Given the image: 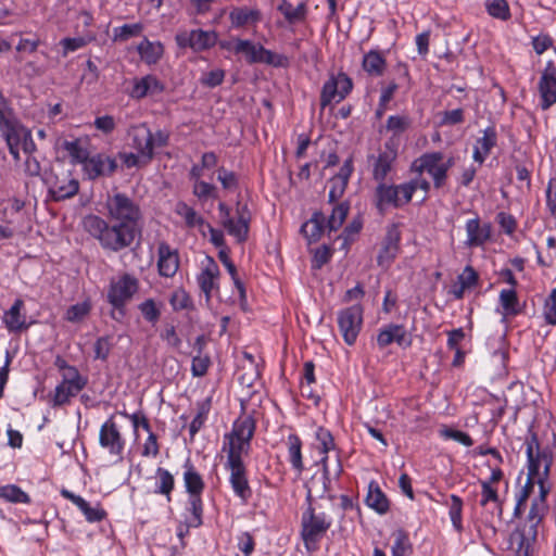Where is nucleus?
<instances>
[{"label":"nucleus","mask_w":556,"mask_h":556,"mask_svg":"<svg viewBox=\"0 0 556 556\" xmlns=\"http://www.w3.org/2000/svg\"><path fill=\"white\" fill-rule=\"evenodd\" d=\"M138 308L147 321L155 324L160 319L161 311L156 307L153 299H147L139 304Z\"/></svg>","instance_id":"51"},{"label":"nucleus","mask_w":556,"mask_h":556,"mask_svg":"<svg viewBox=\"0 0 556 556\" xmlns=\"http://www.w3.org/2000/svg\"><path fill=\"white\" fill-rule=\"evenodd\" d=\"M26 129L15 118L0 125V132L7 146H20Z\"/></svg>","instance_id":"30"},{"label":"nucleus","mask_w":556,"mask_h":556,"mask_svg":"<svg viewBox=\"0 0 556 556\" xmlns=\"http://www.w3.org/2000/svg\"><path fill=\"white\" fill-rule=\"evenodd\" d=\"M339 97V83L333 75L324 84L320 93V105L325 109L331 101Z\"/></svg>","instance_id":"44"},{"label":"nucleus","mask_w":556,"mask_h":556,"mask_svg":"<svg viewBox=\"0 0 556 556\" xmlns=\"http://www.w3.org/2000/svg\"><path fill=\"white\" fill-rule=\"evenodd\" d=\"M100 445L108 450L112 456L122 458L125 447V440L122 437L113 417H110L100 428L99 432Z\"/></svg>","instance_id":"11"},{"label":"nucleus","mask_w":556,"mask_h":556,"mask_svg":"<svg viewBox=\"0 0 556 556\" xmlns=\"http://www.w3.org/2000/svg\"><path fill=\"white\" fill-rule=\"evenodd\" d=\"M83 168L90 180H96L101 176H112L117 169V162L104 153H97L89 156Z\"/></svg>","instance_id":"14"},{"label":"nucleus","mask_w":556,"mask_h":556,"mask_svg":"<svg viewBox=\"0 0 556 556\" xmlns=\"http://www.w3.org/2000/svg\"><path fill=\"white\" fill-rule=\"evenodd\" d=\"M497 134L494 127H488L483 131V137L478 139L479 148L484 151V154H489L493 147L496 146Z\"/></svg>","instance_id":"54"},{"label":"nucleus","mask_w":556,"mask_h":556,"mask_svg":"<svg viewBox=\"0 0 556 556\" xmlns=\"http://www.w3.org/2000/svg\"><path fill=\"white\" fill-rule=\"evenodd\" d=\"M480 484H481V489H482L480 505L485 506L489 502L495 503L498 508V515L501 516L502 511H503V507H502V503L498 498L496 489H494L492 486V484H490V482L480 481Z\"/></svg>","instance_id":"47"},{"label":"nucleus","mask_w":556,"mask_h":556,"mask_svg":"<svg viewBox=\"0 0 556 556\" xmlns=\"http://www.w3.org/2000/svg\"><path fill=\"white\" fill-rule=\"evenodd\" d=\"M442 434L447 438L452 439L454 441H457L462 443L465 446H471L473 444V440L470 438V435L464 431L455 430L452 428H445L442 431Z\"/></svg>","instance_id":"60"},{"label":"nucleus","mask_w":556,"mask_h":556,"mask_svg":"<svg viewBox=\"0 0 556 556\" xmlns=\"http://www.w3.org/2000/svg\"><path fill=\"white\" fill-rule=\"evenodd\" d=\"M222 47L228 49L235 54L242 55L248 63H266L276 65L275 54L260 43H254L250 40L243 39H232L231 41L222 45Z\"/></svg>","instance_id":"7"},{"label":"nucleus","mask_w":556,"mask_h":556,"mask_svg":"<svg viewBox=\"0 0 556 556\" xmlns=\"http://www.w3.org/2000/svg\"><path fill=\"white\" fill-rule=\"evenodd\" d=\"M225 229L228 231L229 235L233 236L238 242L245 241L248 237V222L240 217L238 220L231 219H224Z\"/></svg>","instance_id":"38"},{"label":"nucleus","mask_w":556,"mask_h":556,"mask_svg":"<svg viewBox=\"0 0 556 556\" xmlns=\"http://www.w3.org/2000/svg\"><path fill=\"white\" fill-rule=\"evenodd\" d=\"M90 311V306L87 303H77L72 305L66 311V319L68 321L75 323L81 320L85 316L88 315Z\"/></svg>","instance_id":"57"},{"label":"nucleus","mask_w":556,"mask_h":556,"mask_svg":"<svg viewBox=\"0 0 556 556\" xmlns=\"http://www.w3.org/2000/svg\"><path fill=\"white\" fill-rule=\"evenodd\" d=\"M393 535L395 540L392 546V556H409L413 547L406 531L399 529Z\"/></svg>","instance_id":"39"},{"label":"nucleus","mask_w":556,"mask_h":556,"mask_svg":"<svg viewBox=\"0 0 556 556\" xmlns=\"http://www.w3.org/2000/svg\"><path fill=\"white\" fill-rule=\"evenodd\" d=\"M466 231H467V236H468L466 244L468 247L482 245V240H480V220L478 217L469 219L466 223Z\"/></svg>","instance_id":"52"},{"label":"nucleus","mask_w":556,"mask_h":556,"mask_svg":"<svg viewBox=\"0 0 556 556\" xmlns=\"http://www.w3.org/2000/svg\"><path fill=\"white\" fill-rule=\"evenodd\" d=\"M527 445V459H528V473H530V466L535 465L536 477H543V480H548L551 467L553 465V452L549 447L541 448L536 433L531 432V435L526 441Z\"/></svg>","instance_id":"6"},{"label":"nucleus","mask_w":556,"mask_h":556,"mask_svg":"<svg viewBox=\"0 0 556 556\" xmlns=\"http://www.w3.org/2000/svg\"><path fill=\"white\" fill-rule=\"evenodd\" d=\"M85 387L84 383L62 381L54 390L53 406L68 403L70 399L76 396Z\"/></svg>","instance_id":"31"},{"label":"nucleus","mask_w":556,"mask_h":556,"mask_svg":"<svg viewBox=\"0 0 556 556\" xmlns=\"http://www.w3.org/2000/svg\"><path fill=\"white\" fill-rule=\"evenodd\" d=\"M218 257H219L220 262L224 264V266L227 268L228 273L230 274V276L233 280L235 287L237 288V290L239 292L240 300L244 301L245 300V288H244L243 282L239 279V277L237 275V268H236L235 264L231 262V260L228 255V251L226 249H222L218 252Z\"/></svg>","instance_id":"36"},{"label":"nucleus","mask_w":556,"mask_h":556,"mask_svg":"<svg viewBox=\"0 0 556 556\" xmlns=\"http://www.w3.org/2000/svg\"><path fill=\"white\" fill-rule=\"evenodd\" d=\"M184 481L186 491L189 493V511L192 515L191 526L194 528L200 527L203 516V502L201 494L204 490V481L201 475L195 470L190 459H187L185 465Z\"/></svg>","instance_id":"4"},{"label":"nucleus","mask_w":556,"mask_h":556,"mask_svg":"<svg viewBox=\"0 0 556 556\" xmlns=\"http://www.w3.org/2000/svg\"><path fill=\"white\" fill-rule=\"evenodd\" d=\"M535 478H536L535 465L532 463L530 466V473H528L527 482L522 486V489L518 495L517 503H516V506L514 509V517L519 518L522 515V507L526 504L529 496L531 495V493L533 492V488L535 484Z\"/></svg>","instance_id":"32"},{"label":"nucleus","mask_w":556,"mask_h":556,"mask_svg":"<svg viewBox=\"0 0 556 556\" xmlns=\"http://www.w3.org/2000/svg\"><path fill=\"white\" fill-rule=\"evenodd\" d=\"M332 249L330 245L323 244L316 249L311 250L312 262L311 267L313 270H319L332 257Z\"/></svg>","instance_id":"40"},{"label":"nucleus","mask_w":556,"mask_h":556,"mask_svg":"<svg viewBox=\"0 0 556 556\" xmlns=\"http://www.w3.org/2000/svg\"><path fill=\"white\" fill-rule=\"evenodd\" d=\"M128 136L131 141V148L139 153L143 165L149 164L154 157V151H152V131L150 128L146 123L131 126L128 129Z\"/></svg>","instance_id":"9"},{"label":"nucleus","mask_w":556,"mask_h":556,"mask_svg":"<svg viewBox=\"0 0 556 556\" xmlns=\"http://www.w3.org/2000/svg\"><path fill=\"white\" fill-rule=\"evenodd\" d=\"M457 280L463 288L469 289L478 283L479 275L470 265H467L464 271L457 277Z\"/></svg>","instance_id":"59"},{"label":"nucleus","mask_w":556,"mask_h":556,"mask_svg":"<svg viewBox=\"0 0 556 556\" xmlns=\"http://www.w3.org/2000/svg\"><path fill=\"white\" fill-rule=\"evenodd\" d=\"M254 430V420L251 416H245L244 418L237 419L233 422L231 432L224 438L223 451L227 452L230 483L233 492L243 501H247L252 492L245 476L242 455L249 452Z\"/></svg>","instance_id":"2"},{"label":"nucleus","mask_w":556,"mask_h":556,"mask_svg":"<svg viewBox=\"0 0 556 556\" xmlns=\"http://www.w3.org/2000/svg\"><path fill=\"white\" fill-rule=\"evenodd\" d=\"M366 504L375 509L378 514L383 515L389 510V500L380 490L379 485L371 481L368 488Z\"/></svg>","instance_id":"28"},{"label":"nucleus","mask_w":556,"mask_h":556,"mask_svg":"<svg viewBox=\"0 0 556 556\" xmlns=\"http://www.w3.org/2000/svg\"><path fill=\"white\" fill-rule=\"evenodd\" d=\"M542 110L549 109L556 103V77L541 76L539 81Z\"/></svg>","instance_id":"29"},{"label":"nucleus","mask_w":556,"mask_h":556,"mask_svg":"<svg viewBox=\"0 0 556 556\" xmlns=\"http://www.w3.org/2000/svg\"><path fill=\"white\" fill-rule=\"evenodd\" d=\"M393 342L403 349L412 345V336L403 325L389 324L379 330L377 344L380 349H384Z\"/></svg>","instance_id":"15"},{"label":"nucleus","mask_w":556,"mask_h":556,"mask_svg":"<svg viewBox=\"0 0 556 556\" xmlns=\"http://www.w3.org/2000/svg\"><path fill=\"white\" fill-rule=\"evenodd\" d=\"M218 276V265L212 257H207L206 265L203 267L202 271L197 277L198 285L201 291L205 294L207 302L211 299V293L215 287V282Z\"/></svg>","instance_id":"22"},{"label":"nucleus","mask_w":556,"mask_h":556,"mask_svg":"<svg viewBox=\"0 0 556 556\" xmlns=\"http://www.w3.org/2000/svg\"><path fill=\"white\" fill-rule=\"evenodd\" d=\"M288 453H289V462L291 463L292 467L301 472L303 470V462H302V442L300 438L295 434L290 433L288 435Z\"/></svg>","instance_id":"34"},{"label":"nucleus","mask_w":556,"mask_h":556,"mask_svg":"<svg viewBox=\"0 0 556 556\" xmlns=\"http://www.w3.org/2000/svg\"><path fill=\"white\" fill-rule=\"evenodd\" d=\"M0 497L12 503H29L30 498L20 486L9 484L0 486Z\"/></svg>","instance_id":"41"},{"label":"nucleus","mask_w":556,"mask_h":556,"mask_svg":"<svg viewBox=\"0 0 556 556\" xmlns=\"http://www.w3.org/2000/svg\"><path fill=\"white\" fill-rule=\"evenodd\" d=\"M401 231L397 223L390 224L381 242V249L377 256L379 266L389 265L400 251Z\"/></svg>","instance_id":"13"},{"label":"nucleus","mask_w":556,"mask_h":556,"mask_svg":"<svg viewBox=\"0 0 556 556\" xmlns=\"http://www.w3.org/2000/svg\"><path fill=\"white\" fill-rule=\"evenodd\" d=\"M155 473L156 478L159 479V484L155 490V493L165 495L167 501L170 502V494L175 486L174 476L167 469H164L162 467H159Z\"/></svg>","instance_id":"35"},{"label":"nucleus","mask_w":556,"mask_h":556,"mask_svg":"<svg viewBox=\"0 0 556 556\" xmlns=\"http://www.w3.org/2000/svg\"><path fill=\"white\" fill-rule=\"evenodd\" d=\"M451 505H450V516L453 522L454 528L460 532L463 530L462 526V509H463V501L459 496L452 494L451 495Z\"/></svg>","instance_id":"49"},{"label":"nucleus","mask_w":556,"mask_h":556,"mask_svg":"<svg viewBox=\"0 0 556 556\" xmlns=\"http://www.w3.org/2000/svg\"><path fill=\"white\" fill-rule=\"evenodd\" d=\"M111 351V344L108 337L99 338L94 343V358L106 361Z\"/></svg>","instance_id":"62"},{"label":"nucleus","mask_w":556,"mask_h":556,"mask_svg":"<svg viewBox=\"0 0 556 556\" xmlns=\"http://www.w3.org/2000/svg\"><path fill=\"white\" fill-rule=\"evenodd\" d=\"M488 13L502 21H506L510 17L509 5L506 0H488L485 2Z\"/></svg>","instance_id":"43"},{"label":"nucleus","mask_w":556,"mask_h":556,"mask_svg":"<svg viewBox=\"0 0 556 556\" xmlns=\"http://www.w3.org/2000/svg\"><path fill=\"white\" fill-rule=\"evenodd\" d=\"M280 14L283 15V23L280 22V27L286 25V27L293 31L295 26L303 24L306 21V2H300L296 5H293L287 0H280Z\"/></svg>","instance_id":"19"},{"label":"nucleus","mask_w":556,"mask_h":556,"mask_svg":"<svg viewBox=\"0 0 556 556\" xmlns=\"http://www.w3.org/2000/svg\"><path fill=\"white\" fill-rule=\"evenodd\" d=\"M193 194L200 200L217 197L215 186L202 180L195 181L193 186Z\"/></svg>","instance_id":"58"},{"label":"nucleus","mask_w":556,"mask_h":556,"mask_svg":"<svg viewBox=\"0 0 556 556\" xmlns=\"http://www.w3.org/2000/svg\"><path fill=\"white\" fill-rule=\"evenodd\" d=\"M229 18L233 27L250 26L261 20V12L247 7L235 8L230 11Z\"/></svg>","instance_id":"26"},{"label":"nucleus","mask_w":556,"mask_h":556,"mask_svg":"<svg viewBox=\"0 0 556 556\" xmlns=\"http://www.w3.org/2000/svg\"><path fill=\"white\" fill-rule=\"evenodd\" d=\"M514 536H517V539H518V548L516 551V556H530V552H529L530 551L529 538L525 533V531L516 530L511 534V539Z\"/></svg>","instance_id":"64"},{"label":"nucleus","mask_w":556,"mask_h":556,"mask_svg":"<svg viewBox=\"0 0 556 556\" xmlns=\"http://www.w3.org/2000/svg\"><path fill=\"white\" fill-rule=\"evenodd\" d=\"M500 302L506 314L516 315L520 312L518 296L515 289L502 290L500 293Z\"/></svg>","instance_id":"42"},{"label":"nucleus","mask_w":556,"mask_h":556,"mask_svg":"<svg viewBox=\"0 0 556 556\" xmlns=\"http://www.w3.org/2000/svg\"><path fill=\"white\" fill-rule=\"evenodd\" d=\"M442 160H443L442 152L425 153L413 163L412 167L419 174L422 172L430 173L440 167L439 163Z\"/></svg>","instance_id":"33"},{"label":"nucleus","mask_w":556,"mask_h":556,"mask_svg":"<svg viewBox=\"0 0 556 556\" xmlns=\"http://www.w3.org/2000/svg\"><path fill=\"white\" fill-rule=\"evenodd\" d=\"M24 307V302L16 299L9 311L4 312L3 323L9 332H21L28 329L29 324L26 323V317L21 313Z\"/></svg>","instance_id":"21"},{"label":"nucleus","mask_w":556,"mask_h":556,"mask_svg":"<svg viewBox=\"0 0 556 556\" xmlns=\"http://www.w3.org/2000/svg\"><path fill=\"white\" fill-rule=\"evenodd\" d=\"M338 325L343 340L348 345H353L363 325V308L361 305H352L339 312Z\"/></svg>","instance_id":"8"},{"label":"nucleus","mask_w":556,"mask_h":556,"mask_svg":"<svg viewBox=\"0 0 556 556\" xmlns=\"http://www.w3.org/2000/svg\"><path fill=\"white\" fill-rule=\"evenodd\" d=\"M94 127L105 135L113 132L116 127L115 119L112 115L99 116L93 122Z\"/></svg>","instance_id":"61"},{"label":"nucleus","mask_w":556,"mask_h":556,"mask_svg":"<svg viewBox=\"0 0 556 556\" xmlns=\"http://www.w3.org/2000/svg\"><path fill=\"white\" fill-rule=\"evenodd\" d=\"M139 290V280L130 274H123L117 280L111 281L106 299L112 305L110 316L122 323L126 316V305Z\"/></svg>","instance_id":"3"},{"label":"nucleus","mask_w":556,"mask_h":556,"mask_svg":"<svg viewBox=\"0 0 556 556\" xmlns=\"http://www.w3.org/2000/svg\"><path fill=\"white\" fill-rule=\"evenodd\" d=\"M362 67L369 76L380 77L386 72L387 61L381 52L370 50L364 55Z\"/></svg>","instance_id":"25"},{"label":"nucleus","mask_w":556,"mask_h":556,"mask_svg":"<svg viewBox=\"0 0 556 556\" xmlns=\"http://www.w3.org/2000/svg\"><path fill=\"white\" fill-rule=\"evenodd\" d=\"M169 303L174 311L189 309L193 305L189 294L182 289L173 292Z\"/></svg>","instance_id":"50"},{"label":"nucleus","mask_w":556,"mask_h":556,"mask_svg":"<svg viewBox=\"0 0 556 556\" xmlns=\"http://www.w3.org/2000/svg\"><path fill=\"white\" fill-rule=\"evenodd\" d=\"M138 53L147 64H156L163 56L164 47L160 41L142 40L138 46Z\"/></svg>","instance_id":"27"},{"label":"nucleus","mask_w":556,"mask_h":556,"mask_svg":"<svg viewBox=\"0 0 556 556\" xmlns=\"http://www.w3.org/2000/svg\"><path fill=\"white\" fill-rule=\"evenodd\" d=\"M217 179L226 190H233L238 187V178L233 172L219 167L217 170Z\"/></svg>","instance_id":"56"},{"label":"nucleus","mask_w":556,"mask_h":556,"mask_svg":"<svg viewBox=\"0 0 556 556\" xmlns=\"http://www.w3.org/2000/svg\"><path fill=\"white\" fill-rule=\"evenodd\" d=\"M257 369L256 367H240V370L238 372V382L242 387L243 392L240 395L241 404H242V410H243V417L251 416L253 417L254 414H256L254 409V404L251 403V400L253 397H260L258 395L254 394V391L251 390L254 388V384L257 380Z\"/></svg>","instance_id":"10"},{"label":"nucleus","mask_w":556,"mask_h":556,"mask_svg":"<svg viewBox=\"0 0 556 556\" xmlns=\"http://www.w3.org/2000/svg\"><path fill=\"white\" fill-rule=\"evenodd\" d=\"M301 536L305 548L308 552H315L319 548V542L327 533L331 521L327 520L325 515H316L315 509L309 506L302 516Z\"/></svg>","instance_id":"5"},{"label":"nucleus","mask_w":556,"mask_h":556,"mask_svg":"<svg viewBox=\"0 0 556 556\" xmlns=\"http://www.w3.org/2000/svg\"><path fill=\"white\" fill-rule=\"evenodd\" d=\"M410 121L407 116L392 115L388 118L386 128L399 137L408 129Z\"/></svg>","instance_id":"48"},{"label":"nucleus","mask_w":556,"mask_h":556,"mask_svg":"<svg viewBox=\"0 0 556 556\" xmlns=\"http://www.w3.org/2000/svg\"><path fill=\"white\" fill-rule=\"evenodd\" d=\"M142 25L136 24H124L121 27L114 28V41H126L131 37L138 36L142 31Z\"/></svg>","instance_id":"46"},{"label":"nucleus","mask_w":556,"mask_h":556,"mask_svg":"<svg viewBox=\"0 0 556 556\" xmlns=\"http://www.w3.org/2000/svg\"><path fill=\"white\" fill-rule=\"evenodd\" d=\"M225 71L220 68L212 70L207 73H204L200 78V83L204 87L215 88L224 81Z\"/></svg>","instance_id":"53"},{"label":"nucleus","mask_w":556,"mask_h":556,"mask_svg":"<svg viewBox=\"0 0 556 556\" xmlns=\"http://www.w3.org/2000/svg\"><path fill=\"white\" fill-rule=\"evenodd\" d=\"M375 204L381 214L384 213L387 205L401 207L402 199L399 195V188L395 185H387L384 181L378 182L375 190Z\"/></svg>","instance_id":"20"},{"label":"nucleus","mask_w":556,"mask_h":556,"mask_svg":"<svg viewBox=\"0 0 556 556\" xmlns=\"http://www.w3.org/2000/svg\"><path fill=\"white\" fill-rule=\"evenodd\" d=\"M397 157H393L390 154L386 155L378 153L377 156L369 155L368 161H372V178L374 180L381 182L387 179L388 174L393 169V165Z\"/></svg>","instance_id":"24"},{"label":"nucleus","mask_w":556,"mask_h":556,"mask_svg":"<svg viewBox=\"0 0 556 556\" xmlns=\"http://www.w3.org/2000/svg\"><path fill=\"white\" fill-rule=\"evenodd\" d=\"M45 184L48 186L49 193L54 201H62L74 197L79 190L78 180L70 178L68 176L60 180L55 177V181L50 178H43Z\"/></svg>","instance_id":"18"},{"label":"nucleus","mask_w":556,"mask_h":556,"mask_svg":"<svg viewBox=\"0 0 556 556\" xmlns=\"http://www.w3.org/2000/svg\"><path fill=\"white\" fill-rule=\"evenodd\" d=\"M64 150L67 151L70 156L75 161L76 163L83 164V166L86 164V161L89 159V153L87 149L81 147L78 140L74 141H65L63 143Z\"/></svg>","instance_id":"45"},{"label":"nucleus","mask_w":556,"mask_h":556,"mask_svg":"<svg viewBox=\"0 0 556 556\" xmlns=\"http://www.w3.org/2000/svg\"><path fill=\"white\" fill-rule=\"evenodd\" d=\"M164 84L154 75H146L141 78L134 79V86L129 96L132 99H143L146 97H153L164 91Z\"/></svg>","instance_id":"17"},{"label":"nucleus","mask_w":556,"mask_h":556,"mask_svg":"<svg viewBox=\"0 0 556 556\" xmlns=\"http://www.w3.org/2000/svg\"><path fill=\"white\" fill-rule=\"evenodd\" d=\"M350 211L349 202H341L337 204L331 212V215L327 219V229L329 231L338 230L343 222L345 220Z\"/></svg>","instance_id":"37"},{"label":"nucleus","mask_w":556,"mask_h":556,"mask_svg":"<svg viewBox=\"0 0 556 556\" xmlns=\"http://www.w3.org/2000/svg\"><path fill=\"white\" fill-rule=\"evenodd\" d=\"M327 228V219L323 212L316 211L312 217L302 225L301 232L308 240V242L318 241L325 229Z\"/></svg>","instance_id":"23"},{"label":"nucleus","mask_w":556,"mask_h":556,"mask_svg":"<svg viewBox=\"0 0 556 556\" xmlns=\"http://www.w3.org/2000/svg\"><path fill=\"white\" fill-rule=\"evenodd\" d=\"M176 42L180 48H191L193 51H203L213 47L217 36L214 31L194 29L176 35Z\"/></svg>","instance_id":"12"},{"label":"nucleus","mask_w":556,"mask_h":556,"mask_svg":"<svg viewBox=\"0 0 556 556\" xmlns=\"http://www.w3.org/2000/svg\"><path fill=\"white\" fill-rule=\"evenodd\" d=\"M179 268L178 250L172 248L166 241L157 244V270L160 276L172 278Z\"/></svg>","instance_id":"16"},{"label":"nucleus","mask_w":556,"mask_h":556,"mask_svg":"<svg viewBox=\"0 0 556 556\" xmlns=\"http://www.w3.org/2000/svg\"><path fill=\"white\" fill-rule=\"evenodd\" d=\"M104 207L105 218L96 214L83 218L84 230L106 252L118 253L138 245L143 230L140 204L124 192H114L106 197Z\"/></svg>","instance_id":"1"},{"label":"nucleus","mask_w":556,"mask_h":556,"mask_svg":"<svg viewBox=\"0 0 556 556\" xmlns=\"http://www.w3.org/2000/svg\"><path fill=\"white\" fill-rule=\"evenodd\" d=\"M159 453H160V446L157 443V438H156L155 433L150 431L149 435L143 444V447H142V456L156 457L159 455Z\"/></svg>","instance_id":"63"},{"label":"nucleus","mask_w":556,"mask_h":556,"mask_svg":"<svg viewBox=\"0 0 556 556\" xmlns=\"http://www.w3.org/2000/svg\"><path fill=\"white\" fill-rule=\"evenodd\" d=\"M211 359L207 355L197 354L192 358L191 371L194 377H202L207 372Z\"/></svg>","instance_id":"55"}]
</instances>
